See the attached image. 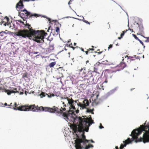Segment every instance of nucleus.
Returning <instances> with one entry per match:
<instances>
[{
    "label": "nucleus",
    "mask_w": 149,
    "mask_h": 149,
    "mask_svg": "<svg viewBox=\"0 0 149 149\" xmlns=\"http://www.w3.org/2000/svg\"><path fill=\"white\" fill-rule=\"evenodd\" d=\"M18 106L16 102L14 103V107H8V108L13 109L15 110H18L21 111H45L48 112L50 113H56L59 114L60 116H61L64 117V119L66 121L69 120L68 116L70 114L73 113L72 111H70V109L68 110L66 104H64L63 107H61L59 109L58 107L54 106L52 108L49 107H43L42 106L38 107V106H36L35 104L28 105H25L21 106L18 107H17Z\"/></svg>",
    "instance_id": "nucleus-1"
},
{
    "label": "nucleus",
    "mask_w": 149,
    "mask_h": 149,
    "mask_svg": "<svg viewBox=\"0 0 149 149\" xmlns=\"http://www.w3.org/2000/svg\"><path fill=\"white\" fill-rule=\"evenodd\" d=\"M76 120H78L79 124L73 127V130L74 133H81L84 132V131L88 132L89 127L90 126V124L89 122V118H85L84 116L83 118L79 117L76 118L74 122H75Z\"/></svg>",
    "instance_id": "nucleus-2"
},
{
    "label": "nucleus",
    "mask_w": 149,
    "mask_h": 149,
    "mask_svg": "<svg viewBox=\"0 0 149 149\" xmlns=\"http://www.w3.org/2000/svg\"><path fill=\"white\" fill-rule=\"evenodd\" d=\"M25 26L28 29V30H30L33 32L32 36L34 37V40L39 43H43L44 42V37L47 35V33L45 32L43 30H34L31 27V25L27 22V21L26 22Z\"/></svg>",
    "instance_id": "nucleus-3"
},
{
    "label": "nucleus",
    "mask_w": 149,
    "mask_h": 149,
    "mask_svg": "<svg viewBox=\"0 0 149 149\" xmlns=\"http://www.w3.org/2000/svg\"><path fill=\"white\" fill-rule=\"evenodd\" d=\"M81 136H82L81 139L79 138V136L77 134L78 133H77L76 134L77 137L75 140V147L76 149H82L83 147L81 146V143H83L84 144H85L87 143H88L89 140L86 139V136L84 135V132H82Z\"/></svg>",
    "instance_id": "nucleus-4"
},
{
    "label": "nucleus",
    "mask_w": 149,
    "mask_h": 149,
    "mask_svg": "<svg viewBox=\"0 0 149 149\" xmlns=\"http://www.w3.org/2000/svg\"><path fill=\"white\" fill-rule=\"evenodd\" d=\"M32 33L30 30L27 29H19L15 33L16 36L23 38H28L29 39H33L34 37L32 36Z\"/></svg>",
    "instance_id": "nucleus-5"
},
{
    "label": "nucleus",
    "mask_w": 149,
    "mask_h": 149,
    "mask_svg": "<svg viewBox=\"0 0 149 149\" xmlns=\"http://www.w3.org/2000/svg\"><path fill=\"white\" fill-rule=\"evenodd\" d=\"M24 7V5L23 4L22 1L21 0H20L19 1L17 4L16 8L17 10L18 11H22L24 13H22L21 15L22 16L24 15V13L26 15V16H28L30 15V17H31L32 16L35 17H38V15L36 14H31L30 12L27 11L26 9H24L23 10L21 9Z\"/></svg>",
    "instance_id": "nucleus-6"
},
{
    "label": "nucleus",
    "mask_w": 149,
    "mask_h": 149,
    "mask_svg": "<svg viewBox=\"0 0 149 149\" xmlns=\"http://www.w3.org/2000/svg\"><path fill=\"white\" fill-rule=\"evenodd\" d=\"M89 103L88 100L87 99L84 100L82 103L79 102L78 100H75L74 101V103L72 104V105L74 106V107L71 106L70 109H75L76 108L78 109V107H80L82 109L86 108V107L88 106Z\"/></svg>",
    "instance_id": "nucleus-7"
},
{
    "label": "nucleus",
    "mask_w": 149,
    "mask_h": 149,
    "mask_svg": "<svg viewBox=\"0 0 149 149\" xmlns=\"http://www.w3.org/2000/svg\"><path fill=\"white\" fill-rule=\"evenodd\" d=\"M136 139V142L143 141L144 143L149 142V133L147 134L146 132H145L143 135L142 138L140 137L139 139L138 138Z\"/></svg>",
    "instance_id": "nucleus-8"
},
{
    "label": "nucleus",
    "mask_w": 149,
    "mask_h": 149,
    "mask_svg": "<svg viewBox=\"0 0 149 149\" xmlns=\"http://www.w3.org/2000/svg\"><path fill=\"white\" fill-rule=\"evenodd\" d=\"M0 19L1 20V25L2 24L5 26L8 25V22H9V19L8 17L5 16L3 19H1L0 18Z\"/></svg>",
    "instance_id": "nucleus-9"
},
{
    "label": "nucleus",
    "mask_w": 149,
    "mask_h": 149,
    "mask_svg": "<svg viewBox=\"0 0 149 149\" xmlns=\"http://www.w3.org/2000/svg\"><path fill=\"white\" fill-rule=\"evenodd\" d=\"M92 72L91 71H88L87 74L86 73L85 75H83V76L84 77H88V79L91 78L93 80V76L92 74Z\"/></svg>",
    "instance_id": "nucleus-10"
},
{
    "label": "nucleus",
    "mask_w": 149,
    "mask_h": 149,
    "mask_svg": "<svg viewBox=\"0 0 149 149\" xmlns=\"http://www.w3.org/2000/svg\"><path fill=\"white\" fill-rule=\"evenodd\" d=\"M46 95H47V96L48 97H51L52 96H54V95L53 94H51L49 93V94H47V93H45L43 92H42L40 94V96L41 98L43 97H45Z\"/></svg>",
    "instance_id": "nucleus-11"
},
{
    "label": "nucleus",
    "mask_w": 149,
    "mask_h": 149,
    "mask_svg": "<svg viewBox=\"0 0 149 149\" xmlns=\"http://www.w3.org/2000/svg\"><path fill=\"white\" fill-rule=\"evenodd\" d=\"M126 66L125 63L123 62H122L120 64L118 65L117 67L119 68L120 70H122Z\"/></svg>",
    "instance_id": "nucleus-12"
},
{
    "label": "nucleus",
    "mask_w": 149,
    "mask_h": 149,
    "mask_svg": "<svg viewBox=\"0 0 149 149\" xmlns=\"http://www.w3.org/2000/svg\"><path fill=\"white\" fill-rule=\"evenodd\" d=\"M67 100L68 101V103L70 105L69 108L70 109L71 106L74 107V106L72 105V104L74 103V100L72 98H69L68 97L67 98Z\"/></svg>",
    "instance_id": "nucleus-13"
},
{
    "label": "nucleus",
    "mask_w": 149,
    "mask_h": 149,
    "mask_svg": "<svg viewBox=\"0 0 149 149\" xmlns=\"http://www.w3.org/2000/svg\"><path fill=\"white\" fill-rule=\"evenodd\" d=\"M3 91H4L7 93L8 95H10L12 93H17L16 91H15L13 90L10 91L8 90L3 89Z\"/></svg>",
    "instance_id": "nucleus-14"
},
{
    "label": "nucleus",
    "mask_w": 149,
    "mask_h": 149,
    "mask_svg": "<svg viewBox=\"0 0 149 149\" xmlns=\"http://www.w3.org/2000/svg\"><path fill=\"white\" fill-rule=\"evenodd\" d=\"M79 73H83L84 75H85L87 73V71L86 70V68L85 67L81 68L80 69L78 70Z\"/></svg>",
    "instance_id": "nucleus-15"
},
{
    "label": "nucleus",
    "mask_w": 149,
    "mask_h": 149,
    "mask_svg": "<svg viewBox=\"0 0 149 149\" xmlns=\"http://www.w3.org/2000/svg\"><path fill=\"white\" fill-rule=\"evenodd\" d=\"M79 89H81V90H84L86 88V85L84 84H80L79 86Z\"/></svg>",
    "instance_id": "nucleus-16"
},
{
    "label": "nucleus",
    "mask_w": 149,
    "mask_h": 149,
    "mask_svg": "<svg viewBox=\"0 0 149 149\" xmlns=\"http://www.w3.org/2000/svg\"><path fill=\"white\" fill-rule=\"evenodd\" d=\"M135 58L134 56H129L127 58V62H131V61L134 60Z\"/></svg>",
    "instance_id": "nucleus-17"
},
{
    "label": "nucleus",
    "mask_w": 149,
    "mask_h": 149,
    "mask_svg": "<svg viewBox=\"0 0 149 149\" xmlns=\"http://www.w3.org/2000/svg\"><path fill=\"white\" fill-rule=\"evenodd\" d=\"M128 31V30H126L125 31H123L122 33H121V34H120V37H118V39H120L122 38L123 36H124L125 33H126L127 32V31Z\"/></svg>",
    "instance_id": "nucleus-18"
},
{
    "label": "nucleus",
    "mask_w": 149,
    "mask_h": 149,
    "mask_svg": "<svg viewBox=\"0 0 149 149\" xmlns=\"http://www.w3.org/2000/svg\"><path fill=\"white\" fill-rule=\"evenodd\" d=\"M56 62L55 61L53 62L50 63L49 65V66L50 68L53 67L56 65Z\"/></svg>",
    "instance_id": "nucleus-19"
},
{
    "label": "nucleus",
    "mask_w": 149,
    "mask_h": 149,
    "mask_svg": "<svg viewBox=\"0 0 149 149\" xmlns=\"http://www.w3.org/2000/svg\"><path fill=\"white\" fill-rule=\"evenodd\" d=\"M86 109H87V110L86 111V112L88 113H91L93 114L94 113L93 112V111L94 110L93 109L92 110L88 109V108H86Z\"/></svg>",
    "instance_id": "nucleus-20"
},
{
    "label": "nucleus",
    "mask_w": 149,
    "mask_h": 149,
    "mask_svg": "<svg viewBox=\"0 0 149 149\" xmlns=\"http://www.w3.org/2000/svg\"><path fill=\"white\" fill-rule=\"evenodd\" d=\"M58 70L59 71V73H62L64 70H63V67H59L58 69Z\"/></svg>",
    "instance_id": "nucleus-21"
},
{
    "label": "nucleus",
    "mask_w": 149,
    "mask_h": 149,
    "mask_svg": "<svg viewBox=\"0 0 149 149\" xmlns=\"http://www.w3.org/2000/svg\"><path fill=\"white\" fill-rule=\"evenodd\" d=\"M93 145L91 144H89L87 146H86L85 149H88L90 148H93Z\"/></svg>",
    "instance_id": "nucleus-22"
},
{
    "label": "nucleus",
    "mask_w": 149,
    "mask_h": 149,
    "mask_svg": "<svg viewBox=\"0 0 149 149\" xmlns=\"http://www.w3.org/2000/svg\"><path fill=\"white\" fill-rule=\"evenodd\" d=\"M7 33L5 31H1L0 32V36H5Z\"/></svg>",
    "instance_id": "nucleus-23"
},
{
    "label": "nucleus",
    "mask_w": 149,
    "mask_h": 149,
    "mask_svg": "<svg viewBox=\"0 0 149 149\" xmlns=\"http://www.w3.org/2000/svg\"><path fill=\"white\" fill-rule=\"evenodd\" d=\"M55 31L56 32V35L59 34V29L58 27H56L55 28Z\"/></svg>",
    "instance_id": "nucleus-24"
},
{
    "label": "nucleus",
    "mask_w": 149,
    "mask_h": 149,
    "mask_svg": "<svg viewBox=\"0 0 149 149\" xmlns=\"http://www.w3.org/2000/svg\"><path fill=\"white\" fill-rule=\"evenodd\" d=\"M103 83H100L97 85V86L98 88H99V89H100L102 88L103 87Z\"/></svg>",
    "instance_id": "nucleus-25"
},
{
    "label": "nucleus",
    "mask_w": 149,
    "mask_h": 149,
    "mask_svg": "<svg viewBox=\"0 0 149 149\" xmlns=\"http://www.w3.org/2000/svg\"><path fill=\"white\" fill-rule=\"evenodd\" d=\"M123 57H122V58H123V59H122V61H123L124 60V58H127H127L128 57H129V56H128L127 55H123Z\"/></svg>",
    "instance_id": "nucleus-26"
},
{
    "label": "nucleus",
    "mask_w": 149,
    "mask_h": 149,
    "mask_svg": "<svg viewBox=\"0 0 149 149\" xmlns=\"http://www.w3.org/2000/svg\"><path fill=\"white\" fill-rule=\"evenodd\" d=\"M99 103V102H98L97 101V100L96 99H95L93 102V103L94 104H95L96 105L98 104Z\"/></svg>",
    "instance_id": "nucleus-27"
},
{
    "label": "nucleus",
    "mask_w": 149,
    "mask_h": 149,
    "mask_svg": "<svg viewBox=\"0 0 149 149\" xmlns=\"http://www.w3.org/2000/svg\"><path fill=\"white\" fill-rule=\"evenodd\" d=\"M51 34H52L54 36H55L56 35V33L55 32V30H52V31L51 32Z\"/></svg>",
    "instance_id": "nucleus-28"
},
{
    "label": "nucleus",
    "mask_w": 149,
    "mask_h": 149,
    "mask_svg": "<svg viewBox=\"0 0 149 149\" xmlns=\"http://www.w3.org/2000/svg\"><path fill=\"white\" fill-rule=\"evenodd\" d=\"M72 43H71V44H70L69 45H67V47H70V48H72L74 50V49L75 47H73V46H72Z\"/></svg>",
    "instance_id": "nucleus-29"
},
{
    "label": "nucleus",
    "mask_w": 149,
    "mask_h": 149,
    "mask_svg": "<svg viewBox=\"0 0 149 149\" xmlns=\"http://www.w3.org/2000/svg\"><path fill=\"white\" fill-rule=\"evenodd\" d=\"M23 78H27V73L26 72L24 73L22 75Z\"/></svg>",
    "instance_id": "nucleus-30"
},
{
    "label": "nucleus",
    "mask_w": 149,
    "mask_h": 149,
    "mask_svg": "<svg viewBox=\"0 0 149 149\" xmlns=\"http://www.w3.org/2000/svg\"><path fill=\"white\" fill-rule=\"evenodd\" d=\"M17 21L18 22H19L21 24H23L24 25H25V23H24V22L22 21L21 20H17Z\"/></svg>",
    "instance_id": "nucleus-31"
},
{
    "label": "nucleus",
    "mask_w": 149,
    "mask_h": 149,
    "mask_svg": "<svg viewBox=\"0 0 149 149\" xmlns=\"http://www.w3.org/2000/svg\"><path fill=\"white\" fill-rule=\"evenodd\" d=\"M133 36L134 37V38L136 40H138L139 39L134 34H132Z\"/></svg>",
    "instance_id": "nucleus-32"
},
{
    "label": "nucleus",
    "mask_w": 149,
    "mask_h": 149,
    "mask_svg": "<svg viewBox=\"0 0 149 149\" xmlns=\"http://www.w3.org/2000/svg\"><path fill=\"white\" fill-rule=\"evenodd\" d=\"M134 58L136 59H139L140 58V57L138 56H136V55H134Z\"/></svg>",
    "instance_id": "nucleus-33"
},
{
    "label": "nucleus",
    "mask_w": 149,
    "mask_h": 149,
    "mask_svg": "<svg viewBox=\"0 0 149 149\" xmlns=\"http://www.w3.org/2000/svg\"><path fill=\"white\" fill-rule=\"evenodd\" d=\"M91 122L90 123V119H89V123L90 124V125L92 124V123H93V120L91 118Z\"/></svg>",
    "instance_id": "nucleus-34"
},
{
    "label": "nucleus",
    "mask_w": 149,
    "mask_h": 149,
    "mask_svg": "<svg viewBox=\"0 0 149 149\" xmlns=\"http://www.w3.org/2000/svg\"><path fill=\"white\" fill-rule=\"evenodd\" d=\"M8 106L10 107H14V105H13L12 103L10 104V105H8Z\"/></svg>",
    "instance_id": "nucleus-35"
},
{
    "label": "nucleus",
    "mask_w": 149,
    "mask_h": 149,
    "mask_svg": "<svg viewBox=\"0 0 149 149\" xmlns=\"http://www.w3.org/2000/svg\"><path fill=\"white\" fill-rule=\"evenodd\" d=\"M138 40L139 42L141 43V44L143 45H144V44H143V42L142 41H141L139 39V40Z\"/></svg>",
    "instance_id": "nucleus-36"
},
{
    "label": "nucleus",
    "mask_w": 149,
    "mask_h": 149,
    "mask_svg": "<svg viewBox=\"0 0 149 149\" xmlns=\"http://www.w3.org/2000/svg\"><path fill=\"white\" fill-rule=\"evenodd\" d=\"M100 125L99 126V128L100 129H102L104 128V127L102 125L101 123H100Z\"/></svg>",
    "instance_id": "nucleus-37"
},
{
    "label": "nucleus",
    "mask_w": 149,
    "mask_h": 149,
    "mask_svg": "<svg viewBox=\"0 0 149 149\" xmlns=\"http://www.w3.org/2000/svg\"><path fill=\"white\" fill-rule=\"evenodd\" d=\"M73 1V0H70L68 2V4L70 5L71 4V2Z\"/></svg>",
    "instance_id": "nucleus-38"
},
{
    "label": "nucleus",
    "mask_w": 149,
    "mask_h": 149,
    "mask_svg": "<svg viewBox=\"0 0 149 149\" xmlns=\"http://www.w3.org/2000/svg\"><path fill=\"white\" fill-rule=\"evenodd\" d=\"M113 45L111 44L110 45L109 47H108V49H109L111 48L112 47Z\"/></svg>",
    "instance_id": "nucleus-39"
},
{
    "label": "nucleus",
    "mask_w": 149,
    "mask_h": 149,
    "mask_svg": "<svg viewBox=\"0 0 149 149\" xmlns=\"http://www.w3.org/2000/svg\"><path fill=\"white\" fill-rule=\"evenodd\" d=\"M94 49L93 48H89L88 49V50H89V52L90 50L94 51Z\"/></svg>",
    "instance_id": "nucleus-40"
},
{
    "label": "nucleus",
    "mask_w": 149,
    "mask_h": 149,
    "mask_svg": "<svg viewBox=\"0 0 149 149\" xmlns=\"http://www.w3.org/2000/svg\"><path fill=\"white\" fill-rule=\"evenodd\" d=\"M147 38V40H145V42H149V37L146 38Z\"/></svg>",
    "instance_id": "nucleus-41"
},
{
    "label": "nucleus",
    "mask_w": 149,
    "mask_h": 149,
    "mask_svg": "<svg viewBox=\"0 0 149 149\" xmlns=\"http://www.w3.org/2000/svg\"><path fill=\"white\" fill-rule=\"evenodd\" d=\"M13 90H14L15 91H16L17 92V93H19V91L17 90V88H14L13 89Z\"/></svg>",
    "instance_id": "nucleus-42"
},
{
    "label": "nucleus",
    "mask_w": 149,
    "mask_h": 149,
    "mask_svg": "<svg viewBox=\"0 0 149 149\" xmlns=\"http://www.w3.org/2000/svg\"><path fill=\"white\" fill-rule=\"evenodd\" d=\"M84 22H85L87 24H90V23L89 22H88L87 21L84 20Z\"/></svg>",
    "instance_id": "nucleus-43"
},
{
    "label": "nucleus",
    "mask_w": 149,
    "mask_h": 149,
    "mask_svg": "<svg viewBox=\"0 0 149 149\" xmlns=\"http://www.w3.org/2000/svg\"><path fill=\"white\" fill-rule=\"evenodd\" d=\"M86 54V55L88 54V53L89 52V50H88L85 52Z\"/></svg>",
    "instance_id": "nucleus-44"
},
{
    "label": "nucleus",
    "mask_w": 149,
    "mask_h": 149,
    "mask_svg": "<svg viewBox=\"0 0 149 149\" xmlns=\"http://www.w3.org/2000/svg\"><path fill=\"white\" fill-rule=\"evenodd\" d=\"M130 30L131 32H133V29H130V28H129V29H128V30Z\"/></svg>",
    "instance_id": "nucleus-45"
},
{
    "label": "nucleus",
    "mask_w": 149,
    "mask_h": 149,
    "mask_svg": "<svg viewBox=\"0 0 149 149\" xmlns=\"http://www.w3.org/2000/svg\"><path fill=\"white\" fill-rule=\"evenodd\" d=\"M108 82L107 81V79H106V80L103 82V83H107Z\"/></svg>",
    "instance_id": "nucleus-46"
},
{
    "label": "nucleus",
    "mask_w": 149,
    "mask_h": 149,
    "mask_svg": "<svg viewBox=\"0 0 149 149\" xmlns=\"http://www.w3.org/2000/svg\"><path fill=\"white\" fill-rule=\"evenodd\" d=\"M38 53V52H33V53L34 54H37Z\"/></svg>",
    "instance_id": "nucleus-47"
},
{
    "label": "nucleus",
    "mask_w": 149,
    "mask_h": 149,
    "mask_svg": "<svg viewBox=\"0 0 149 149\" xmlns=\"http://www.w3.org/2000/svg\"><path fill=\"white\" fill-rule=\"evenodd\" d=\"M109 77H110V78H111L112 76L111 75V74L109 73Z\"/></svg>",
    "instance_id": "nucleus-48"
},
{
    "label": "nucleus",
    "mask_w": 149,
    "mask_h": 149,
    "mask_svg": "<svg viewBox=\"0 0 149 149\" xmlns=\"http://www.w3.org/2000/svg\"><path fill=\"white\" fill-rule=\"evenodd\" d=\"M81 50L82 51H83V52H85V51H84V49H83L82 48H81Z\"/></svg>",
    "instance_id": "nucleus-49"
},
{
    "label": "nucleus",
    "mask_w": 149,
    "mask_h": 149,
    "mask_svg": "<svg viewBox=\"0 0 149 149\" xmlns=\"http://www.w3.org/2000/svg\"><path fill=\"white\" fill-rule=\"evenodd\" d=\"M8 105L7 103H5V104H4V105L5 106H7L8 105Z\"/></svg>",
    "instance_id": "nucleus-50"
},
{
    "label": "nucleus",
    "mask_w": 149,
    "mask_h": 149,
    "mask_svg": "<svg viewBox=\"0 0 149 149\" xmlns=\"http://www.w3.org/2000/svg\"><path fill=\"white\" fill-rule=\"evenodd\" d=\"M102 52H99L98 53V54H101V53H102Z\"/></svg>",
    "instance_id": "nucleus-51"
},
{
    "label": "nucleus",
    "mask_w": 149,
    "mask_h": 149,
    "mask_svg": "<svg viewBox=\"0 0 149 149\" xmlns=\"http://www.w3.org/2000/svg\"><path fill=\"white\" fill-rule=\"evenodd\" d=\"M89 62L88 60H87L86 61V64H87V63H88Z\"/></svg>",
    "instance_id": "nucleus-52"
},
{
    "label": "nucleus",
    "mask_w": 149,
    "mask_h": 149,
    "mask_svg": "<svg viewBox=\"0 0 149 149\" xmlns=\"http://www.w3.org/2000/svg\"><path fill=\"white\" fill-rule=\"evenodd\" d=\"M79 110H78V109H77V110H76V112L77 113L79 111Z\"/></svg>",
    "instance_id": "nucleus-53"
},
{
    "label": "nucleus",
    "mask_w": 149,
    "mask_h": 149,
    "mask_svg": "<svg viewBox=\"0 0 149 149\" xmlns=\"http://www.w3.org/2000/svg\"><path fill=\"white\" fill-rule=\"evenodd\" d=\"M76 45V43H75V42L74 43V46H75Z\"/></svg>",
    "instance_id": "nucleus-54"
},
{
    "label": "nucleus",
    "mask_w": 149,
    "mask_h": 149,
    "mask_svg": "<svg viewBox=\"0 0 149 149\" xmlns=\"http://www.w3.org/2000/svg\"><path fill=\"white\" fill-rule=\"evenodd\" d=\"M91 142L92 143L94 142V141H93L92 140H91Z\"/></svg>",
    "instance_id": "nucleus-55"
},
{
    "label": "nucleus",
    "mask_w": 149,
    "mask_h": 149,
    "mask_svg": "<svg viewBox=\"0 0 149 149\" xmlns=\"http://www.w3.org/2000/svg\"><path fill=\"white\" fill-rule=\"evenodd\" d=\"M70 41V40H69L68 41V42H69Z\"/></svg>",
    "instance_id": "nucleus-56"
},
{
    "label": "nucleus",
    "mask_w": 149,
    "mask_h": 149,
    "mask_svg": "<svg viewBox=\"0 0 149 149\" xmlns=\"http://www.w3.org/2000/svg\"><path fill=\"white\" fill-rule=\"evenodd\" d=\"M107 78L108 79L109 78V76L108 75H107Z\"/></svg>",
    "instance_id": "nucleus-57"
},
{
    "label": "nucleus",
    "mask_w": 149,
    "mask_h": 149,
    "mask_svg": "<svg viewBox=\"0 0 149 149\" xmlns=\"http://www.w3.org/2000/svg\"><path fill=\"white\" fill-rule=\"evenodd\" d=\"M134 89V88H132V89H131V91H132V89Z\"/></svg>",
    "instance_id": "nucleus-58"
},
{
    "label": "nucleus",
    "mask_w": 149,
    "mask_h": 149,
    "mask_svg": "<svg viewBox=\"0 0 149 149\" xmlns=\"http://www.w3.org/2000/svg\"><path fill=\"white\" fill-rule=\"evenodd\" d=\"M55 21V23H56V22H57L56 21Z\"/></svg>",
    "instance_id": "nucleus-59"
},
{
    "label": "nucleus",
    "mask_w": 149,
    "mask_h": 149,
    "mask_svg": "<svg viewBox=\"0 0 149 149\" xmlns=\"http://www.w3.org/2000/svg\"><path fill=\"white\" fill-rule=\"evenodd\" d=\"M63 104H64V103L63 102Z\"/></svg>",
    "instance_id": "nucleus-60"
},
{
    "label": "nucleus",
    "mask_w": 149,
    "mask_h": 149,
    "mask_svg": "<svg viewBox=\"0 0 149 149\" xmlns=\"http://www.w3.org/2000/svg\"><path fill=\"white\" fill-rule=\"evenodd\" d=\"M49 21L50 22H51V21H50V19H49Z\"/></svg>",
    "instance_id": "nucleus-61"
},
{
    "label": "nucleus",
    "mask_w": 149,
    "mask_h": 149,
    "mask_svg": "<svg viewBox=\"0 0 149 149\" xmlns=\"http://www.w3.org/2000/svg\"><path fill=\"white\" fill-rule=\"evenodd\" d=\"M99 50H99V49H98V50H97V51H99Z\"/></svg>",
    "instance_id": "nucleus-62"
},
{
    "label": "nucleus",
    "mask_w": 149,
    "mask_h": 149,
    "mask_svg": "<svg viewBox=\"0 0 149 149\" xmlns=\"http://www.w3.org/2000/svg\"><path fill=\"white\" fill-rule=\"evenodd\" d=\"M92 47H93V46H92Z\"/></svg>",
    "instance_id": "nucleus-63"
},
{
    "label": "nucleus",
    "mask_w": 149,
    "mask_h": 149,
    "mask_svg": "<svg viewBox=\"0 0 149 149\" xmlns=\"http://www.w3.org/2000/svg\"><path fill=\"white\" fill-rule=\"evenodd\" d=\"M143 58H144V55H143Z\"/></svg>",
    "instance_id": "nucleus-64"
}]
</instances>
